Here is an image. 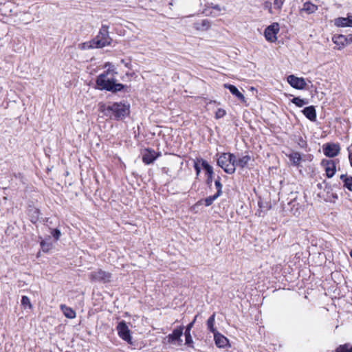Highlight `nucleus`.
<instances>
[{"label":"nucleus","instance_id":"nucleus-23","mask_svg":"<svg viewBox=\"0 0 352 352\" xmlns=\"http://www.w3.org/2000/svg\"><path fill=\"white\" fill-rule=\"evenodd\" d=\"M215 315H216L215 313H214L212 315H211L209 317V318L207 320V328L212 333L217 332L216 329L214 327V320H215Z\"/></svg>","mask_w":352,"mask_h":352},{"label":"nucleus","instance_id":"nucleus-19","mask_svg":"<svg viewBox=\"0 0 352 352\" xmlns=\"http://www.w3.org/2000/svg\"><path fill=\"white\" fill-rule=\"evenodd\" d=\"M318 10V6L309 1L305 2L301 9V11L310 14L314 13Z\"/></svg>","mask_w":352,"mask_h":352},{"label":"nucleus","instance_id":"nucleus-5","mask_svg":"<svg viewBox=\"0 0 352 352\" xmlns=\"http://www.w3.org/2000/svg\"><path fill=\"white\" fill-rule=\"evenodd\" d=\"M112 275L111 273L101 269H97L89 274V278L93 282L109 283L111 281Z\"/></svg>","mask_w":352,"mask_h":352},{"label":"nucleus","instance_id":"nucleus-42","mask_svg":"<svg viewBox=\"0 0 352 352\" xmlns=\"http://www.w3.org/2000/svg\"><path fill=\"white\" fill-rule=\"evenodd\" d=\"M213 8L217 10H218V11H221V8H220L219 6H218V5L214 6L213 7Z\"/></svg>","mask_w":352,"mask_h":352},{"label":"nucleus","instance_id":"nucleus-37","mask_svg":"<svg viewBox=\"0 0 352 352\" xmlns=\"http://www.w3.org/2000/svg\"><path fill=\"white\" fill-rule=\"evenodd\" d=\"M199 159H197V161L195 162V164H194V168H195V170L196 171V175L197 176H199L200 172H201V168L199 167V161H198Z\"/></svg>","mask_w":352,"mask_h":352},{"label":"nucleus","instance_id":"nucleus-22","mask_svg":"<svg viewBox=\"0 0 352 352\" xmlns=\"http://www.w3.org/2000/svg\"><path fill=\"white\" fill-rule=\"evenodd\" d=\"M289 159L294 166H298L301 161V155L298 152H293L289 155Z\"/></svg>","mask_w":352,"mask_h":352},{"label":"nucleus","instance_id":"nucleus-14","mask_svg":"<svg viewBox=\"0 0 352 352\" xmlns=\"http://www.w3.org/2000/svg\"><path fill=\"white\" fill-rule=\"evenodd\" d=\"M223 86L225 88L229 89L232 94L235 96L241 102H246L245 98L243 94H241L234 85L224 84Z\"/></svg>","mask_w":352,"mask_h":352},{"label":"nucleus","instance_id":"nucleus-32","mask_svg":"<svg viewBox=\"0 0 352 352\" xmlns=\"http://www.w3.org/2000/svg\"><path fill=\"white\" fill-rule=\"evenodd\" d=\"M41 246L43 252H48L52 248V244L51 243H47L44 241L41 242Z\"/></svg>","mask_w":352,"mask_h":352},{"label":"nucleus","instance_id":"nucleus-36","mask_svg":"<svg viewBox=\"0 0 352 352\" xmlns=\"http://www.w3.org/2000/svg\"><path fill=\"white\" fill-rule=\"evenodd\" d=\"M284 1H285V0H274V8L276 9L280 10L284 3Z\"/></svg>","mask_w":352,"mask_h":352},{"label":"nucleus","instance_id":"nucleus-6","mask_svg":"<svg viewBox=\"0 0 352 352\" xmlns=\"http://www.w3.org/2000/svg\"><path fill=\"white\" fill-rule=\"evenodd\" d=\"M280 30L279 24L278 23H273L272 25L267 27L264 32V35L267 41L270 42H275L277 40V34Z\"/></svg>","mask_w":352,"mask_h":352},{"label":"nucleus","instance_id":"nucleus-12","mask_svg":"<svg viewBox=\"0 0 352 352\" xmlns=\"http://www.w3.org/2000/svg\"><path fill=\"white\" fill-rule=\"evenodd\" d=\"M198 161L201 162L203 168L206 170V174L208 175L206 183L208 185L210 186L212 182L213 168L207 162V161L203 160L202 158H200V160H198Z\"/></svg>","mask_w":352,"mask_h":352},{"label":"nucleus","instance_id":"nucleus-24","mask_svg":"<svg viewBox=\"0 0 352 352\" xmlns=\"http://www.w3.org/2000/svg\"><path fill=\"white\" fill-rule=\"evenodd\" d=\"M340 179L344 182V186L349 190L352 191V177H347L345 175H342Z\"/></svg>","mask_w":352,"mask_h":352},{"label":"nucleus","instance_id":"nucleus-30","mask_svg":"<svg viewBox=\"0 0 352 352\" xmlns=\"http://www.w3.org/2000/svg\"><path fill=\"white\" fill-rule=\"evenodd\" d=\"M21 305L24 308H30L32 307V305L30 302V298L26 296H23L21 298Z\"/></svg>","mask_w":352,"mask_h":352},{"label":"nucleus","instance_id":"nucleus-10","mask_svg":"<svg viewBox=\"0 0 352 352\" xmlns=\"http://www.w3.org/2000/svg\"><path fill=\"white\" fill-rule=\"evenodd\" d=\"M288 83L294 88L296 89H304L307 83L303 78H298L294 75H289L287 77Z\"/></svg>","mask_w":352,"mask_h":352},{"label":"nucleus","instance_id":"nucleus-2","mask_svg":"<svg viewBox=\"0 0 352 352\" xmlns=\"http://www.w3.org/2000/svg\"><path fill=\"white\" fill-rule=\"evenodd\" d=\"M111 72V69L109 68L106 72L100 74L96 79L97 86L100 89H104L113 93L122 90L124 85L121 83H116L113 76L109 77Z\"/></svg>","mask_w":352,"mask_h":352},{"label":"nucleus","instance_id":"nucleus-39","mask_svg":"<svg viewBox=\"0 0 352 352\" xmlns=\"http://www.w3.org/2000/svg\"><path fill=\"white\" fill-rule=\"evenodd\" d=\"M346 37V45L349 43H352V34L348 35Z\"/></svg>","mask_w":352,"mask_h":352},{"label":"nucleus","instance_id":"nucleus-9","mask_svg":"<svg viewBox=\"0 0 352 352\" xmlns=\"http://www.w3.org/2000/svg\"><path fill=\"white\" fill-rule=\"evenodd\" d=\"M324 154L329 157H333L338 155L340 147L338 144L327 143L322 147Z\"/></svg>","mask_w":352,"mask_h":352},{"label":"nucleus","instance_id":"nucleus-38","mask_svg":"<svg viewBox=\"0 0 352 352\" xmlns=\"http://www.w3.org/2000/svg\"><path fill=\"white\" fill-rule=\"evenodd\" d=\"M90 45V41L89 43H85L82 44V49H90V48H94L95 47H89Z\"/></svg>","mask_w":352,"mask_h":352},{"label":"nucleus","instance_id":"nucleus-4","mask_svg":"<svg viewBox=\"0 0 352 352\" xmlns=\"http://www.w3.org/2000/svg\"><path fill=\"white\" fill-rule=\"evenodd\" d=\"M112 39L109 35V26L102 25L98 34L95 38L90 41L89 47H96V48H102L111 44Z\"/></svg>","mask_w":352,"mask_h":352},{"label":"nucleus","instance_id":"nucleus-35","mask_svg":"<svg viewBox=\"0 0 352 352\" xmlns=\"http://www.w3.org/2000/svg\"><path fill=\"white\" fill-rule=\"evenodd\" d=\"M52 235L55 239L56 241H58L60 236V231L58 229H54L51 232Z\"/></svg>","mask_w":352,"mask_h":352},{"label":"nucleus","instance_id":"nucleus-13","mask_svg":"<svg viewBox=\"0 0 352 352\" xmlns=\"http://www.w3.org/2000/svg\"><path fill=\"white\" fill-rule=\"evenodd\" d=\"M322 164L324 166L327 176L329 178L332 177L335 175L336 170L334 161L331 160H323Z\"/></svg>","mask_w":352,"mask_h":352},{"label":"nucleus","instance_id":"nucleus-15","mask_svg":"<svg viewBox=\"0 0 352 352\" xmlns=\"http://www.w3.org/2000/svg\"><path fill=\"white\" fill-rule=\"evenodd\" d=\"M334 25L337 27H352V16L338 17L334 20Z\"/></svg>","mask_w":352,"mask_h":352},{"label":"nucleus","instance_id":"nucleus-43","mask_svg":"<svg viewBox=\"0 0 352 352\" xmlns=\"http://www.w3.org/2000/svg\"><path fill=\"white\" fill-rule=\"evenodd\" d=\"M350 256L352 258V250L350 252Z\"/></svg>","mask_w":352,"mask_h":352},{"label":"nucleus","instance_id":"nucleus-7","mask_svg":"<svg viewBox=\"0 0 352 352\" xmlns=\"http://www.w3.org/2000/svg\"><path fill=\"white\" fill-rule=\"evenodd\" d=\"M184 327L180 326L178 328L173 330V333L169 334L165 340H166L167 343L168 344H176L178 342L179 344H181L182 340L181 337L183 334Z\"/></svg>","mask_w":352,"mask_h":352},{"label":"nucleus","instance_id":"nucleus-8","mask_svg":"<svg viewBox=\"0 0 352 352\" xmlns=\"http://www.w3.org/2000/svg\"><path fill=\"white\" fill-rule=\"evenodd\" d=\"M117 331L119 336L124 340L130 342L131 337L130 335V331L126 325L125 321L122 320L120 322L117 326Z\"/></svg>","mask_w":352,"mask_h":352},{"label":"nucleus","instance_id":"nucleus-26","mask_svg":"<svg viewBox=\"0 0 352 352\" xmlns=\"http://www.w3.org/2000/svg\"><path fill=\"white\" fill-rule=\"evenodd\" d=\"M219 195H217V194L215 193L214 195H212V196H209L206 198H205L203 200H201L200 201V203L201 202H204V205L206 206H211L213 202L219 197Z\"/></svg>","mask_w":352,"mask_h":352},{"label":"nucleus","instance_id":"nucleus-3","mask_svg":"<svg viewBox=\"0 0 352 352\" xmlns=\"http://www.w3.org/2000/svg\"><path fill=\"white\" fill-rule=\"evenodd\" d=\"M236 156L230 153H223L217 159V164L226 173L232 175L235 173Z\"/></svg>","mask_w":352,"mask_h":352},{"label":"nucleus","instance_id":"nucleus-31","mask_svg":"<svg viewBox=\"0 0 352 352\" xmlns=\"http://www.w3.org/2000/svg\"><path fill=\"white\" fill-rule=\"evenodd\" d=\"M214 185L217 189V195L221 196L222 194V184L220 182V178L218 177V179L214 182Z\"/></svg>","mask_w":352,"mask_h":352},{"label":"nucleus","instance_id":"nucleus-1","mask_svg":"<svg viewBox=\"0 0 352 352\" xmlns=\"http://www.w3.org/2000/svg\"><path fill=\"white\" fill-rule=\"evenodd\" d=\"M99 109L104 116L116 120L125 117L129 112V106L122 102H113L110 104H100Z\"/></svg>","mask_w":352,"mask_h":352},{"label":"nucleus","instance_id":"nucleus-21","mask_svg":"<svg viewBox=\"0 0 352 352\" xmlns=\"http://www.w3.org/2000/svg\"><path fill=\"white\" fill-rule=\"evenodd\" d=\"M60 309L66 318L70 319L76 318V312L72 308L66 306L65 305H61Z\"/></svg>","mask_w":352,"mask_h":352},{"label":"nucleus","instance_id":"nucleus-33","mask_svg":"<svg viewBox=\"0 0 352 352\" xmlns=\"http://www.w3.org/2000/svg\"><path fill=\"white\" fill-rule=\"evenodd\" d=\"M296 142L298 144V145L302 148H305L307 147V142L303 139L302 137L300 136L298 137L297 139H296Z\"/></svg>","mask_w":352,"mask_h":352},{"label":"nucleus","instance_id":"nucleus-28","mask_svg":"<svg viewBox=\"0 0 352 352\" xmlns=\"http://www.w3.org/2000/svg\"><path fill=\"white\" fill-rule=\"evenodd\" d=\"M335 352H352V346L349 344L340 345Z\"/></svg>","mask_w":352,"mask_h":352},{"label":"nucleus","instance_id":"nucleus-29","mask_svg":"<svg viewBox=\"0 0 352 352\" xmlns=\"http://www.w3.org/2000/svg\"><path fill=\"white\" fill-rule=\"evenodd\" d=\"M292 102L296 104L298 107H302L305 104H307V101L305 99H302L299 97H295L292 100Z\"/></svg>","mask_w":352,"mask_h":352},{"label":"nucleus","instance_id":"nucleus-16","mask_svg":"<svg viewBox=\"0 0 352 352\" xmlns=\"http://www.w3.org/2000/svg\"><path fill=\"white\" fill-rule=\"evenodd\" d=\"M213 334L217 346L223 348L228 344V340L225 336H222L219 332H216Z\"/></svg>","mask_w":352,"mask_h":352},{"label":"nucleus","instance_id":"nucleus-18","mask_svg":"<svg viewBox=\"0 0 352 352\" xmlns=\"http://www.w3.org/2000/svg\"><path fill=\"white\" fill-rule=\"evenodd\" d=\"M196 318H197V316H195L194 320L187 325V327L186 328L185 333H184L185 338H186V344H187L188 346H190L193 342L192 336L190 335V331L195 324Z\"/></svg>","mask_w":352,"mask_h":352},{"label":"nucleus","instance_id":"nucleus-11","mask_svg":"<svg viewBox=\"0 0 352 352\" xmlns=\"http://www.w3.org/2000/svg\"><path fill=\"white\" fill-rule=\"evenodd\" d=\"M160 155L157 154L154 150L146 149L142 155V161L146 164L153 163Z\"/></svg>","mask_w":352,"mask_h":352},{"label":"nucleus","instance_id":"nucleus-20","mask_svg":"<svg viewBox=\"0 0 352 352\" xmlns=\"http://www.w3.org/2000/svg\"><path fill=\"white\" fill-rule=\"evenodd\" d=\"M250 160L251 157L248 155H243L239 157L238 160L236 159L235 167L239 166L241 168H243L247 166Z\"/></svg>","mask_w":352,"mask_h":352},{"label":"nucleus","instance_id":"nucleus-27","mask_svg":"<svg viewBox=\"0 0 352 352\" xmlns=\"http://www.w3.org/2000/svg\"><path fill=\"white\" fill-rule=\"evenodd\" d=\"M210 26V22L207 19L202 20L201 23H195V28L197 30H207Z\"/></svg>","mask_w":352,"mask_h":352},{"label":"nucleus","instance_id":"nucleus-41","mask_svg":"<svg viewBox=\"0 0 352 352\" xmlns=\"http://www.w3.org/2000/svg\"><path fill=\"white\" fill-rule=\"evenodd\" d=\"M349 161H350L351 166H352V153H349Z\"/></svg>","mask_w":352,"mask_h":352},{"label":"nucleus","instance_id":"nucleus-34","mask_svg":"<svg viewBox=\"0 0 352 352\" xmlns=\"http://www.w3.org/2000/svg\"><path fill=\"white\" fill-rule=\"evenodd\" d=\"M226 111L223 109H218L215 113V118L219 119L223 118L226 115Z\"/></svg>","mask_w":352,"mask_h":352},{"label":"nucleus","instance_id":"nucleus-25","mask_svg":"<svg viewBox=\"0 0 352 352\" xmlns=\"http://www.w3.org/2000/svg\"><path fill=\"white\" fill-rule=\"evenodd\" d=\"M333 41L336 45H341L342 46H344L346 44V37L344 35L336 36L333 38Z\"/></svg>","mask_w":352,"mask_h":352},{"label":"nucleus","instance_id":"nucleus-17","mask_svg":"<svg viewBox=\"0 0 352 352\" xmlns=\"http://www.w3.org/2000/svg\"><path fill=\"white\" fill-rule=\"evenodd\" d=\"M302 113L305 116L311 121H315L316 120V111L314 106H309L305 107L302 110Z\"/></svg>","mask_w":352,"mask_h":352},{"label":"nucleus","instance_id":"nucleus-40","mask_svg":"<svg viewBox=\"0 0 352 352\" xmlns=\"http://www.w3.org/2000/svg\"><path fill=\"white\" fill-rule=\"evenodd\" d=\"M265 8H267L269 10V12L270 13H272V5H271V3L270 2H266L265 3Z\"/></svg>","mask_w":352,"mask_h":352}]
</instances>
